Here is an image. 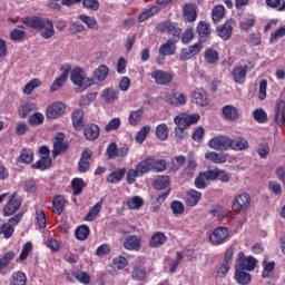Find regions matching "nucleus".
<instances>
[{
  "mask_svg": "<svg viewBox=\"0 0 285 285\" xmlns=\"http://www.w3.org/2000/svg\"><path fill=\"white\" fill-rule=\"evenodd\" d=\"M166 242H168V237H166L164 233L158 232L151 236L149 240V246L151 248H159V246H164Z\"/></svg>",
  "mask_w": 285,
  "mask_h": 285,
  "instance_id": "nucleus-26",
  "label": "nucleus"
},
{
  "mask_svg": "<svg viewBox=\"0 0 285 285\" xmlns=\"http://www.w3.org/2000/svg\"><path fill=\"white\" fill-rule=\"evenodd\" d=\"M28 284V276H26V273L19 271L14 272L11 275V278L9 281V285H27Z\"/></svg>",
  "mask_w": 285,
  "mask_h": 285,
  "instance_id": "nucleus-29",
  "label": "nucleus"
},
{
  "mask_svg": "<svg viewBox=\"0 0 285 285\" xmlns=\"http://www.w3.org/2000/svg\"><path fill=\"white\" fill-rule=\"evenodd\" d=\"M83 135L89 141H95L99 137V126L95 124L88 125L83 130Z\"/></svg>",
  "mask_w": 285,
  "mask_h": 285,
  "instance_id": "nucleus-30",
  "label": "nucleus"
},
{
  "mask_svg": "<svg viewBox=\"0 0 285 285\" xmlns=\"http://www.w3.org/2000/svg\"><path fill=\"white\" fill-rule=\"evenodd\" d=\"M71 186L73 189V195H81V190H83L86 183H83V179L81 178H75L71 181Z\"/></svg>",
  "mask_w": 285,
  "mask_h": 285,
  "instance_id": "nucleus-60",
  "label": "nucleus"
},
{
  "mask_svg": "<svg viewBox=\"0 0 285 285\" xmlns=\"http://www.w3.org/2000/svg\"><path fill=\"white\" fill-rule=\"evenodd\" d=\"M184 18L186 21L193 22L197 19V11L193 4H185L184 7Z\"/></svg>",
  "mask_w": 285,
  "mask_h": 285,
  "instance_id": "nucleus-45",
  "label": "nucleus"
},
{
  "mask_svg": "<svg viewBox=\"0 0 285 285\" xmlns=\"http://www.w3.org/2000/svg\"><path fill=\"white\" fill-rule=\"evenodd\" d=\"M206 181H212L208 176L206 175V171L202 173L196 179H195V186L199 190H204L208 186Z\"/></svg>",
  "mask_w": 285,
  "mask_h": 285,
  "instance_id": "nucleus-53",
  "label": "nucleus"
},
{
  "mask_svg": "<svg viewBox=\"0 0 285 285\" xmlns=\"http://www.w3.org/2000/svg\"><path fill=\"white\" fill-rule=\"evenodd\" d=\"M207 178H209L212 181H215L218 179L222 184H228L230 181L233 175L230 173L219 169V168H214V169H208L206 170Z\"/></svg>",
  "mask_w": 285,
  "mask_h": 285,
  "instance_id": "nucleus-6",
  "label": "nucleus"
},
{
  "mask_svg": "<svg viewBox=\"0 0 285 285\" xmlns=\"http://www.w3.org/2000/svg\"><path fill=\"white\" fill-rule=\"evenodd\" d=\"M108 72H110L108 66L101 65L95 70L94 79H96V81H104L108 77Z\"/></svg>",
  "mask_w": 285,
  "mask_h": 285,
  "instance_id": "nucleus-41",
  "label": "nucleus"
},
{
  "mask_svg": "<svg viewBox=\"0 0 285 285\" xmlns=\"http://www.w3.org/2000/svg\"><path fill=\"white\" fill-rule=\"evenodd\" d=\"M276 125L282 128L285 124V101L279 100L276 105V116H275Z\"/></svg>",
  "mask_w": 285,
  "mask_h": 285,
  "instance_id": "nucleus-24",
  "label": "nucleus"
},
{
  "mask_svg": "<svg viewBox=\"0 0 285 285\" xmlns=\"http://www.w3.org/2000/svg\"><path fill=\"white\" fill-rule=\"evenodd\" d=\"M71 81L78 88H82V90H86L88 86L92 85V80L85 77L83 69L81 68H75L71 71Z\"/></svg>",
  "mask_w": 285,
  "mask_h": 285,
  "instance_id": "nucleus-5",
  "label": "nucleus"
},
{
  "mask_svg": "<svg viewBox=\"0 0 285 285\" xmlns=\"http://www.w3.org/2000/svg\"><path fill=\"white\" fill-rule=\"evenodd\" d=\"M43 121H46V116L40 111H37L29 117V124L31 126H41Z\"/></svg>",
  "mask_w": 285,
  "mask_h": 285,
  "instance_id": "nucleus-55",
  "label": "nucleus"
},
{
  "mask_svg": "<svg viewBox=\"0 0 285 285\" xmlns=\"http://www.w3.org/2000/svg\"><path fill=\"white\" fill-rule=\"evenodd\" d=\"M204 57L207 63H215L216 61H219V52L213 48L206 49Z\"/></svg>",
  "mask_w": 285,
  "mask_h": 285,
  "instance_id": "nucleus-47",
  "label": "nucleus"
},
{
  "mask_svg": "<svg viewBox=\"0 0 285 285\" xmlns=\"http://www.w3.org/2000/svg\"><path fill=\"white\" fill-rule=\"evenodd\" d=\"M230 138L228 136H215L208 141L209 148L213 150H228Z\"/></svg>",
  "mask_w": 285,
  "mask_h": 285,
  "instance_id": "nucleus-9",
  "label": "nucleus"
},
{
  "mask_svg": "<svg viewBox=\"0 0 285 285\" xmlns=\"http://www.w3.org/2000/svg\"><path fill=\"white\" fill-rule=\"evenodd\" d=\"M126 205L130 210H139L144 206V198L139 196H131L127 198Z\"/></svg>",
  "mask_w": 285,
  "mask_h": 285,
  "instance_id": "nucleus-35",
  "label": "nucleus"
},
{
  "mask_svg": "<svg viewBox=\"0 0 285 285\" xmlns=\"http://www.w3.org/2000/svg\"><path fill=\"white\" fill-rule=\"evenodd\" d=\"M140 244L141 239L135 235L128 236L124 242V246L127 250H137Z\"/></svg>",
  "mask_w": 285,
  "mask_h": 285,
  "instance_id": "nucleus-33",
  "label": "nucleus"
},
{
  "mask_svg": "<svg viewBox=\"0 0 285 285\" xmlns=\"http://www.w3.org/2000/svg\"><path fill=\"white\" fill-rule=\"evenodd\" d=\"M225 16L226 8H224V6L222 4L216 6L212 11V19L214 23H219V21H222V19H224Z\"/></svg>",
  "mask_w": 285,
  "mask_h": 285,
  "instance_id": "nucleus-39",
  "label": "nucleus"
},
{
  "mask_svg": "<svg viewBox=\"0 0 285 285\" xmlns=\"http://www.w3.org/2000/svg\"><path fill=\"white\" fill-rule=\"evenodd\" d=\"M151 127L150 126H144L137 134L136 136V141L138 144H142L144 141H146V137H148V134L150 132Z\"/></svg>",
  "mask_w": 285,
  "mask_h": 285,
  "instance_id": "nucleus-61",
  "label": "nucleus"
},
{
  "mask_svg": "<svg viewBox=\"0 0 285 285\" xmlns=\"http://www.w3.org/2000/svg\"><path fill=\"white\" fill-rule=\"evenodd\" d=\"M170 208L174 213V215H184V203L179 202V200H174L170 205Z\"/></svg>",
  "mask_w": 285,
  "mask_h": 285,
  "instance_id": "nucleus-64",
  "label": "nucleus"
},
{
  "mask_svg": "<svg viewBox=\"0 0 285 285\" xmlns=\"http://www.w3.org/2000/svg\"><path fill=\"white\" fill-rule=\"evenodd\" d=\"M36 110H39V107H37V104L26 102L18 107V115L21 119H26L28 115H30V112H35Z\"/></svg>",
  "mask_w": 285,
  "mask_h": 285,
  "instance_id": "nucleus-21",
  "label": "nucleus"
},
{
  "mask_svg": "<svg viewBox=\"0 0 285 285\" xmlns=\"http://www.w3.org/2000/svg\"><path fill=\"white\" fill-rule=\"evenodd\" d=\"M71 119L75 128H81V126H83V111L75 110L71 115Z\"/></svg>",
  "mask_w": 285,
  "mask_h": 285,
  "instance_id": "nucleus-50",
  "label": "nucleus"
},
{
  "mask_svg": "<svg viewBox=\"0 0 285 285\" xmlns=\"http://www.w3.org/2000/svg\"><path fill=\"white\" fill-rule=\"evenodd\" d=\"M235 278L238 284L247 285L250 284V274L236 269L235 272Z\"/></svg>",
  "mask_w": 285,
  "mask_h": 285,
  "instance_id": "nucleus-51",
  "label": "nucleus"
},
{
  "mask_svg": "<svg viewBox=\"0 0 285 285\" xmlns=\"http://www.w3.org/2000/svg\"><path fill=\"white\" fill-rule=\"evenodd\" d=\"M131 277L136 282H141V281L146 279V269H144V267H141V266L134 267Z\"/></svg>",
  "mask_w": 285,
  "mask_h": 285,
  "instance_id": "nucleus-59",
  "label": "nucleus"
},
{
  "mask_svg": "<svg viewBox=\"0 0 285 285\" xmlns=\"http://www.w3.org/2000/svg\"><path fill=\"white\" fill-rule=\"evenodd\" d=\"M157 30L159 32H166L167 35H170L173 38V41H178L179 36L181 35V29L177 27V23L165 21L157 26Z\"/></svg>",
  "mask_w": 285,
  "mask_h": 285,
  "instance_id": "nucleus-4",
  "label": "nucleus"
},
{
  "mask_svg": "<svg viewBox=\"0 0 285 285\" xmlns=\"http://www.w3.org/2000/svg\"><path fill=\"white\" fill-rule=\"evenodd\" d=\"M248 67L238 66L233 69L232 77L235 81V83H244L246 81V75L248 72Z\"/></svg>",
  "mask_w": 285,
  "mask_h": 285,
  "instance_id": "nucleus-20",
  "label": "nucleus"
},
{
  "mask_svg": "<svg viewBox=\"0 0 285 285\" xmlns=\"http://www.w3.org/2000/svg\"><path fill=\"white\" fill-rule=\"evenodd\" d=\"M91 157H92V151H90L88 149L82 151L79 164H78L79 173H86L88 170V168H90Z\"/></svg>",
  "mask_w": 285,
  "mask_h": 285,
  "instance_id": "nucleus-19",
  "label": "nucleus"
},
{
  "mask_svg": "<svg viewBox=\"0 0 285 285\" xmlns=\"http://www.w3.org/2000/svg\"><path fill=\"white\" fill-rule=\"evenodd\" d=\"M150 77L158 86H168L173 81V75L159 69L151 71Z\"/></svg>",
  "mask_w": 285,
  "mask_h": 285,
  "instance_id": "nucleus-12",
  "label": "nucleus"
},
{
  "mask_svg": "<svg viewBox=\"0 0 285 285\" xmlns=\"http://www.w3.org/2000/svg\"><path fill=\"white\" fill-rule=\"evenodd\" d=\"M205 159H208L213 164H226L228 161V154H217L209 151L205 154Z\"/></svg>",
  "mask_w": 285,
  "mask_h": 285,
  "instance_id": "nucleus-25",
  "label": "nucleus"
},
{
  "mask_svg": "<svg viewBox=\"0 0 285 285\" xmlns=\"http://www.w3.org/2000/svg\"><path fill=\"white\" fill-rule=\"evenodd\" d=\"M26 26L29 28H36V30L40 31V37L42 39H52L55 37V23L50 19H42L39 17L26 18Z\"/></svg>",
  "mask_w": 285,
  "mask_h": 285,
  "instance_id": "nucleus-1",
  "label": "nucleus"
},
{
  "mask_svg": "<svg viewBox=\"0 0 285 285\" xmlns=\"http://www.w3.org/2000/svg\"><path fill=\"white\" fill-rule=\"evenodd\" d=\"M68 150V145L63 142V134H57L53 140V155H61V153H66Z\"/></svg>",
  "mask_w": 285,
  "mask_h": 285,
  "instance_id": "nucleus-18",
  "label": "nucleus"
},
{
  "mask_svg": "<svg viewBox=\"0 0 285 285\" xmlns=\"http://www.w3.org/2000/svg\"><path fill=\"white\" fill-rule=\"evenodd\" d=\"M156 137L160 139V141H166L168 139V125L160 124L156 127Z\"/></svg>",
  "mask_w": 285,
  "mask_h": 285,
  "instance_id": "nucleus-54",
  "label": "nucleus"
},
{
  "mask_svg": "<svg viewBox=\"0 0 285 285\" xmlns=\"http://www.w3.org/2000/svg\"><path fill=\"white\" fill-rule=\"evenodd\" d=\"M248 140L242 136H238L234 139L229 138V148L232 150L242 151L248 150Z\"/></svg>",
  "mask_w": 285,
  "mask_h": 285,
  "instance_id": "nucleus-17",
  "label": "nucleus"
},
{
  "mask_svg": "<svg viewBox=\"0 0 285 285\" xmlns=\"http://www.w3.org/2000/svg\"><path fill=\"white\" fill-rule=\"evenodd\" d=\"M75 235L76 239H79V242H86L90 235V227H88V225H81L76 229Z\"/></svg>",
  "mask_w": 285,
  "mask_h": 285,
  "instance_id": "nucleus-42",
  "label": "nucleus"
},
{
  "mask_svg": "<svg viewBox=\"0 0 285 285\" xmlns=\"http://www.w3.org/2000/svg\"><path fill=\"white\" fill-rule=\"evenodd\" d=\"M20 207H21V200L12 196V198L6 204L3 208L4 217H11V215H14V213H17Z\"/></svg>",
  "mask_w": 285,
  "mask_h": 285,
  "instance_id": "nucleus-15",
  "label": "nucleus"
},
{
  "mask_svg": "<svg viewBox=\"0 0 285 285\" xmlns=\"http://www.w3.org/2000/svg\"><path fill=\"white\" fill-rule=\"evenodd\" d=\"M233 28H235V20H228L217 29V35L224 41H228L233 36Z\"/></svg>",
  "mask_w": 285,
  "mask_h": 285,
  "instance_id": "nucleus-13",
  "label": "nucleus"
},
{
  "mask_svg": "<svg viewBox=\"0 0 285 285\" xmlns=\"http://www.w3.org/2000/svg\"><path fill=\"white\" fill-rule=\"evenodd\" d=\"M193 101L194 104H197V106H206L208 104V96H206V91L199 89L194 91Z\"/></svg>",
  "mask_w": 285,
  "mask_h": 285,
  "instance_id": "nucleus-34",
  "label": "nucleus"
},
{
  "mask_svg": "<svg viewBox=\"0 0 285 285\" xmlns=\"http://www.w3.org/2000/svg\"><path fill=\"white\" fill-rule=\"evenodd\" d=\"M203 48L204 46L202 45V42H197L193 46H189L188 48L183 49L179 55V60L188 61V59H193L195 56L202 52Z\"/></svg>",
  "mask_w": 285,
  "mask_h": 285,
  "instance_id": "nucleus-10",
  "label": "nucleus"
},
{
  "mask_svg": "<svg viewBox=\"0 0 285 285\" xmlns=\"http://www.w3.org/2000/svg\"><path fill=\"white\" fill-rule=\"evenodd\" d=\"M52 204L53 213H56V215H61L63 208H66V198H63V196H56Z\"/></svg>",
  "mask_w": 285,
  "mask_h": 285,
  "instance_id": "nucleus-43",
  "label": "nucleus"
},
{
  "mask_svg": "<svg viewBox=\"0 0 285 285\" xmlns=\"http://www.w3.org/2000/svg\"><path fill=\"white\" fill-rule=\"evenodd\" d=\"M222 114L226 121H237L239 119V111L233 105H226L222 108Z\"/></svg>",
  "mask_w": 285,
  "mask_h": 285,
  "instance_id": "nucleus-16",
  "label": "nucleus"
},
{
  "mask_svg": "<svg viewBox=\"0 0 285 285\" xmlns=\"http://www.w3.org/2000/svg\"><path fill=\"white\" fill-rule=\"evenodd\" d=\"M170 186V177L169 176H159L156 178L154 188L156 190H164V188H168Z\"/></svg>",
  "mask_w": 285,
  "mask_h": 285,
  "instance_id": "nucleus-44",
  "label": "nucleus"
},
{
  "mask_svg": "<svg viewBox=\"0 0 285 285\" xmlns=\"http://www.w3.org/2000/svg\"><path fill=\"white\" fill-rule=\"evenodd\" d=\"M144 119V108L132 110L129 114L128 121L130 126H139V122Z\"/></svg>",
  "mask_w": 285,
  "mask_h": 285,
  "instance_id": "nucleus-32",
  "label": "nucleus"
},
{
  "mask_svg": "<svg viewBox=\"0 0 285 285\" xmlns=\"http://www.w3.org/2000/svg\"><path fill=\"white\" fill-rule=\"evenodd\" d=\"M200 117L197 114L188 115V114H179L175 117L174 124L176 126H181V128H188V126H193V124H197Z\"/></svg>",
  "mask_w": 285,
  "mask_h": 285,
  "instance_id": "nucleus-8",
  "label": "nucleus"
},
{
  "mask_svg": "<svg viewBox=\"0 0 285 285\" xmlns=\"http://www.w3.org/2000/svg\"><path fill=\"white\" fill-rule=\"evenodd\" d=\"M144 176V174H141L139 171V167H137L136 165V168L135 169H129L128 173H127V184H135V181H137V177H141Z\"/></svg>",
  "mask_w": 285,
  "mask_h": 285,
  "instance_id": "nucleus-58",
  "label": "nucleus"
},
{
  "mask_svg": "<svg viewBox=\"0 0 285 285\" xmlns=\"http://www.w3.org/2000/svg\"><path fill=\"white\" fill-rule=\"evenodd\" d=\"M186 101H188V97L179 91L173 92L167 98V104H170V106H185Z\"/></svg>",
  "mask_w": 285,
  "mask_h": 285,
  "instance_id": "nucleus-22",
  "label": "nucleus"
},
{
  "mask_svg": "<svg viewBox=\"0 0 285 285\" xmlns=\"http://www.w3.org/2000/svg\"><path fill=\"white\" fill-rule=\"evenodd\" d=\"M101 206H104V200H99L94 205V207L89 210V213L86 216V222H95L97 219V216L99 213H101Z\"/></svg>",
  "mask_w": 285,
  "mask_h": 285,
  "instance_id": "nucleus-38",
  "label": "nucleus"
},
{
  "mask_svg": "<svg viewBox=\"0 0 285 285\" xmlns=\"http://www.w3.org/2000/svg\"><path fill=\"white\" fill-rule=\"evenodd\" d=\"M139 173L146 175V173H164L167 168L166 160L155 159L153 157H147L136 165Z\"/></svg>",
  "mask_w": 285,
  "mask_h": 285,
  "instance_id": "nucleus-2",
  "label": "nucleus"
},
{
  "mask_svg": "<svg viewBox=\"0 0 285 285\" xmlns=\"http://www.w3.org/2000/svg\"><path fill=\"white\" fill-rule=\"evenodd\" d=\"M50 166H52V159L50 157H40L32 167L39 170H48Z\"/></svg>",
  "mask_w": 285,
  "mask_h": 285,
  "instance_id": "nucleus-49",
  "label": "nucleus"
},
{
  "mask_svg": "<svg viewBox=\"0 0 285 285\" xmlns=\"http://www.w3.org/2000/svg\"><path fill=\"white\" fill-rule=\"evenodd\" d=\"M61 71L62 73L52 82L50 92H57V90L66 83V79H68V75H70V66L62 67Z\"/></svg>",
  "mask_w": 285,
  "mask_h": 285,
  "instance_id": "nucleus-14",
  "label": "nucleus"
},
{
  "mask_svg": "<svg viewBox=\"0 0 285 285\" xmlns=\"http://www.w3.org/2000/svg\"><path fill=\"white\" fill-rule=\"evenodd\" d=\"M41 86V80L39 78L31 79L23 88L24 95H30L32 90Z\"/></svg>",
  "mask_w": 285,
  "mask_h": 285,
  "instance_id": "nucleus-56",
  "label": "nucleus"
},
{
  "mask_svg": "<svg viewBox=\"0 0 285 285\" xmlns=\"http://www.w3.org/2000/svg\"><path fill=\"white\" fill-rule=\"evenodd\" d=\"M285 37V24L282 27H278L277 30H275L271 37H269V41L271 43H275V41L282 39Z\"/></svg>",
  "mask_w": 285,
  "mask_h": 285,
  "instance_id": "nucleus-63",
  "label": "nucleus"
},
{
  "mask_svg": "<svg viewBox=\"0 0 285 285\" xmlns=\"http://www.w3.org/2000/svg\"><path fill=\"white\" fill-rule=\"evenodd\" d=\"M257 264V261L255 257L249 256L240 261L239 266L242 271H255V265Z\"/></svg>",
  "mask_w": 285,
  "mask_h": 285,
  "instance_id": "nucleus-46",
  "label": "nucleus"
},
{
  "mask_svg": "<svg viewBox=\"0 0 285 285\" xmlns=\"http://www.w3.org/2000/svg\"><path fill=\"white\" fill-rule=\"evenodd\" d=\"M102 99L106 104H114L119 99V90L107 88L102 91Z\"/></svg>",
  "mask_w": 285,
  "mask_h": 285,
  "instance_id": "nucleus-31",
  "label": "nucleus"
},
{
  "mask_svg": "<svg viewBox=\"0 0 285 285\" xmlns=\"http://www.w3.org/2000/svg\"><path fill=\"white\" fill-rule=\"evenodd\" d=\"M184 164H186V157L177 156V157L173 158L171 159V170H174V173H177V170H179V168H181L184 166Z\"/></svg>",
  "mask_w": 285,
  "mask_h": 285,
  "instance_id": "nucleus-62",
  "label": "nucleus"
},
{
  "mask_svg": "<svg viewBox=\"0 0 285 285\" xmlns=\"http://www.w3.org/2000/svg\"><path fill=\"white\" fill-rule=\"evenodd\" d=\"M78 19H80V21L85 23L87 28H90V30H97V28H99V24L97 23V18L95 17L80 14L78 16Z\"/></svg>",
  "mask_w": 285,
  "mask_h": 285,
  "instance_id": "nucleus-40",
  "label": "nucleus"
},
{
  "mask_svg": "<svg viewBox=\"0 0 285 285\" xmlns=\"http://www.w3.org/2000/svg\"><path fill=\"white\" fill-rule=\"evenodd\" d=\"M14 259V252H7L1 258H0V271H3V268H7V266H10V262Z\"/></svg>",
  "mask_w": 285,
  "mask_h": 285,
  "instance_id": "nucleus-57",
  "label": "nucleus"
},
{
  "mask_svg": "<svg viewBox=\"0 0 285 285\" xmlns=\"http://www.w3.org/2000/svg\"><path fill=\"white\" fill-rule=\"evenodd\" d=\"M14 233V227H12L9 223H3L0 220V235H4L6 239H10L12 234Z\"/></svg>",
  "mask_w": 285,
  "mask_h": 285,
  "instance_id": "nucleus-52",
  "label": "nucleus"
},
{
  "mask_svg": "<svg viewBox=\"0 0 285 285\" xmlns=\"http://www.w3.org/2000/svg\"><path fill=\"white\" fill-rule=\"evenodd\" d=\"M35 159V153L31 149H22L19 157L17 158L18 164H32Z\"/></svg>",
  "mask_w": 285,
  "mask_h": 285,
  "instance_id": "nucleus-36",
  "label": "nucleus"
},
{
  "mask_svg": "<svg viewBox=\"0 0 285 285\" xmlns=\"http://www.w3.org/2000/svg\"><path fill=\"white\" fill-rule=\"evenodd\" d=\"M126 175V168H121V169H117L115 171H112L110 175H108L107 177V181L108 184H119V181H121V179H124Z\"/></svg>",
  "mask_w": 285,
  "mask_h": 285,
  "instance_id": "nucleus-37",
  "label": "nucleus"
},
{
  "mask_svg": "<svg viewBox=\"0 0 285 285\" xmlns=\"http://www.w3.org/2000/svg\"><path fill=\"white\" fill-rule=\"evenodd\" d=\"M177 40L169 39L166 43H163L159 48V55L163 57H168L170 55H175V50L177 47L175 46Z\"/></svg>",
  "mask_w": 285,
  "mask_h": 285,
  "instance_id": "nucleus-23",
  "label": "nucleus"
},
{
  "mask_svg": "<svg viewBox=\"0 0 285 285\" xmlns=\"http://www.w3.org/2000/svg\"><path fill=\"white\" fill-rule=\"evenodd\" d=\"M250 206V195L248 194H240L236 196L235 200L233 202V210L235 213H242L246 210Z\"/></svg>",
  "mask_w": 285,
  "mask_h": 285,
  "instance_id": "nucleus-11",
  "label": "nucleus"
},
{
  "mask_svg": "<svg viewBox=\"0 0 285 285\" xmlns=\"http://www.w3.org/2000/svg\"><path fill=\"white\" fill-rule=\"evenodd\" d=\"M202 200V193L197 191L195 189H190L187 191V196H186V204L190 207L197 206V204H199V202Z\"/></svg>",
  "mask_w": 285,
  "mask_h": 285,
  "instance_id": "nucleus-28",
  "label": "nucleus"
},
{
  "mask_svg": "<svg viewBox=\"0 0 285 285\" xmlns=\"http://www.w3.org/2000/svg\"><path fill=\"white\" fill-rule=\"evenodd\" d=\"M63 115H66V104L62 101L51 102L46 108L47 119H59Z\"/></svg>",
  "mask_w": 285,
  "mask_h": 285,
  "instance_id": "nucleus-3",
  "label": "nucleus"
},
{
  "mask_svg": "<svg viewBox=\"0 0 285 285\" xmlns=\"http://www.w3.org/2000/svg\"><path fill=\"white\" fill-rule=\"evenodd\" d=\"M228 228L226 227H217L214 229L209 235V242L213 244V246H219L220 244H224L226 239H228Z\"/></svg>",
  "mask_w": 285,
  "mask_h": 285,
  "instance_id": "nucleus-7",
  "label": "nucleus"
},
{
  "mask_svg": "<svg viewBox=\"0 0 285 285\" xmlns=\"http://www.w3.org/2000/svg\"><path fill=\"white\" fill-rule=\"evenodd\" d=\"M197 32L200 41H208L210 38V24L200 21L197 26Z\"/></svg>",
  "mask_w": 285,
  "mask_h": 285,
  "instance_id": "nucleus-27",
  "label": "nucleus"
},
{
  "mask_svg": "<svg viewBox=\"0 0 285 285\" xmlns=\"http://www.w3.org/2000/svg\"><path fill=\"white\" fill-rule=\"evenodd\" d=\"M111 266L115 271H124L128 266V261L124 256H117L112 259Z\"/></svg>",
  "mask_w": 285,
  "mask_h": 285,
  "instance_id": "nucleus-48",
  "label": "nucleus"
}]
</instances>
